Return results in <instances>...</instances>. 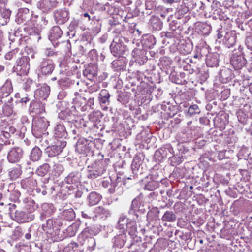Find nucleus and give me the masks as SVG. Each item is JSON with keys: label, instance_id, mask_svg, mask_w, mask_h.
<instances>
[{"label": "nucleus", "instance_id": "obj_37", "mask_svg": "<svg viewBox=\"0 0 252 252\" xmlns=\"http://www.w3.org/2000/svg\"><path fill=\"white\" fill-rule=\"evenodd\" d=\"M49 170V165L48 164H44L40 166L36 170L37 174L40 176H44Z\"/></svg>", "mask_w": 252, "mask_h": 252}, {"label": "nucleus", "instance_id": "obj_48", "mask_svg": "<svg viewBox=\"0 0 252 252\" xmlns=\"http://www.w3.org/2000/svg\"><path fill=\"white\" fill-rule=\"evenodd\" d=\"M118 184L119 183L116 180L112 182L110 187L108 189L109 192L111 194L114 193L115 192L116 189L118 188Z\"/></svg>", "mask_w": 252, "mask_h": 252}, {"label": "nucleus", "instance_id": "obj_4", "mask_svg": "<svg viewBox=\"0 0 252 252\" xmlns=\"http://www.w3.org/2000/svg\"><path fill=\"white\" fill-rule=\"evenodd\" d=\"M227 61V64H228V61H230V65L237 70L241 69L246 63V59L241 53L239 54H233Z\"/></svg>", "mask_w": 252, "mask_h": 252}, {"label": "nucleus", "instance_id": "obj_20", "mask_svg": "<svg viewBox=\"0 0 252 252\" xmlns=\"http://www.w3.org/2000/svg\"><path fill=\"white\" fill-rule=\"evenodd\" d=\"M11 11L6 8L0 9V25H5L8 22Z\"/></svg>", "mask_w": 252, "mask_h": 252}, {"label": "nucleus", "instance_id": "obj_13", "mask_svg": "<svg viewBox=\"0 0 252 252\" xmlns=\"http://www.w3.org/2000/svg\"><path fill=\"white\" fill-rule=\"evenodd\" d=\"M60 220L58 219H50L47 220L46 223L42 225L43 229L47 233H51V230L58 229L60 226Z\"/></svg>", "mask_w": 252, "mask_h": 252}, {"label": "nucleus", "instance_id": "obj_35", "mask_svg": "<svg viewBox=\"0 0 252 252\" xmlns=\"http://www.w3.org/2000/svg\"><path fill=\"white\" fill-rule=\"evenodd\" d=\"M217 56L215 55L211 58H208L206 61V64L209 67H215L219 65V61Z\"/></svg>", "mask_w": 252, "mask_h": 252}, {"label": "nucleus", "instance_id": "obj_26", "mask_svg": "<svg viewBox=\"0 0 252 252\" xmlns=\"http://www.w3.org/2000/svg\"><path fill=\"white\" fill-rule=\"evenodd\" d=\"M126 241V233H122L115 236L114 238V244L119 248L122 247Z\"/></svg>", "mask_w": 252, "mask_h": 252}, {"label": "nucleus", "instance_id": "obj_9", "mask_svg": "<svg viewBox=\"0 0 252 252\" xmlns=\"http://www.w3.org/2000/svg\"><path fill=\"white\" fill-rule=\"evenodd\" d=\"M111 215L110 211L102 207L95 208L94 211V215L92 216L94 220H105Z\"/></svg>", "mask_w": 252, "mask_h": 252}, {"label": "nucleus", "instance_id": "obj_25", "mask_svg": "<svg viewBox=\"0 0 252 252\" xmlns=\"http://www.w3.org/2000/svg\"><path fill=\"white\" fill-rule=\"evenodd\" d=\"M80 176L79 173L72 172L66 177L65 181L68 184H76L80 182Z\"/></svg>", "mask_w": 252, "mask_h": 252}, {"label": "nucleus", "instance_id": "obj_10", "mask_svg": "<svg viewBox=\"0 0 252 252\" xmlns=\"http://www.w3.org/2000/svg\"><path fill=\"white\" fill-rule=\"evenodd\" d=\"M23 155L22 149L19 147L14 148L11 149L7 155V158L9 162L14 163L18 161Z\"/></svg>", "mask_w": 252, "mask_h": 252}, {"label": "nucleus", "instance_id": "obj_7", "mask_svg": "<svg viewBox=\"0 0 252 252\" xmlns=\"http://www.w3.org/2000/svg\"><path fill=\"white\" fill-rule=\"evenodd\" d=\"M91 142L84 138H80L76 145V150L80 154H87L90 151V144Z\"/></svg>", "mask_w": 252, "mask_h": 252}, {"label": "nucleus", "instance_id": "obj_54", "mask_svg": "<svg viewBox=\"0 0 252 252\" xmlns=\"http://www.w3.org/2000/svg\"><path fill=\"white\" fill-rule=\"evenodd\" d=\"M54 170L59 174L63 170V167L61 164L58 163L54 165Z\"/></svg>", "mask_w": 252, "mask_h": 252}, {"label": "nucleus", "instance_id": "obj_38", "mask_svg": "<svg viewBox=\"0 0 252 252\" xmlns=\"http://www.w3.org/2000/svg\"><path fill=\"white\" fill-rule=\"evenodd\" d=\"M78 244L75 242H71L68 246H66L63 249V252H76L79 251L78 249Z\"/></svg>", "mask_w": 252, "mask_h": 252}, {"label": "nucleus", "instance_id": "obj_18", "mask_svg": "<svg viewBox=\"0 0 252 252\" xmlns=\"http://www.w3.org/2000/svg\"><path fill=\"white\" fill-rule=\"evenodd\" d=\"M129 219H130V218H127L125 215H121L120 217L116 227L121 233H125Z\"/></svg>", "mask_w": 252, "mask_h": 252}, {"label": "nucleus", "instance_id": "obj_31", "mask_svg": "<svg viewBox=\"0 0 252 252\" xmlns=\"http://www.w3.org/2000/svg\"><path fill=\"white\" fill-rule=\"evenodd\" d=\"M21 172L20 167L18 166L10 169L9 172V176L12 180H15L21 175Z\"/></svg>", "mask_w": 252, "mask_h": 252}, {"label": "nucleus", "instance_id": "obj_21", "mask_svg": "<svg viewBox=\"0 0 252 252\" xmlns=\"http://www.w3.org/2000/svg\"><path fill=\"white\" fill-rule=\"evenodd\" d=\"M126 231L128 232L129 234L132 237H134L136 235L137 226L136 220L134 218L129 219L128 224L126 226Z\"/></svg>", "mask_w": 252, "mask_h": 252}, {"label": "nucleus", "instance_id": "obj_23", "mask_svg": "<svg viewBox=\"0 0 252 252\" xmlns=\"http://www.w3.org/2000/svg\"><path fill=\"white\" fill-rule=\"evenodd\" d=\"M22 187L26 189H33L37 184L35 180L32 178H27L22 180L21 182Z\"/></svg>", "mask_w": 252, "mask_h": 252}, {"label": "nucleus", "instance_id": "obj_27", "mask_svg": "<svg viewBox=\"0 0 252 252\" xmlns=\"http://www.w3.org/2000/svg\"><path fill=\"white\" fill-rule=\"evenodd\" d=\"M88 199L89 205L93 206L96 205L101 200V196L95 192H92L89 194Z\"/></svg>", "mask_w": 252, "mask_h": 252}, {"label": "nucleus", "instance_id": "obj_14", "mask_svg": "<svg viewBox=\"0 0 252 252\" xmlns=\"http://www.w3.org/2000/svg\"><path fill=\"white\" fill-rule=\"evenodd\" d=\"M66 145V142H63L60 146H49L45 149V152L49 157H54L59 154Z\"/></svg>", "mask_w": 252, "mask_h": 252}, {"label": "nucleus", "instance_id": "obj_46", "mask_svg": "<svg viewBox=\"0 0 252 252\" xmlns=\"http://www.w3.org/2000/svg\"><path fill=\"white\" fill-rule=\"evenodd\" d=\"M18 53V50L17 49L13 50L7 53L5 55V58L6 60H10L13 58L16 57L17 54Z\"/></svg>", "mask_w": 252, "mask_h": 252}, {"label": "nucleus", "instance_id": "obj_3", "mask_svg": "<svg viewBox=\"0 0 252 252\" xmlns=\"http://www.w3.org/2000/svg\"><path fill=\"white\" fill-rule=\"evenodd\" d=\"M30 58L28 56H21L16 62L14 69L20 75H27L30 69Z\"/></svg>", "mask_w": 252, "mask_h": 252}, {"label": "nucleus", "instance_id": "obj_30", "mask_svg": "<svg viewBox=\"0 0 252 252\" xmlns=\"http://www.w3.org/2000/svg\"><path fill=\"white\" fill-rule=\"evenodd\" d=\"M224 227L221 229V237H222V233H223L224 235H226L227 237L226 239H228L230 237V235L232 234V225L229 224V222H226L225 220L223 221Z\"/></svg>", "mask_w": 252, "mask_h": 252}, {"label": "nucleus", "instance_id": "obj_43", "mask_svg": "<svg viewBox=\"0 0 252 252\" xmlns=\"http://www.w3.org/2000/svg\"><path fill=\"white\" fill-rule=\"evenodd\" d=\"M87 243L88 244V249L90 251H93L95 247V240L93 237H90L87 239Z\"/></svg>", "mask_w": 252, "mask_h": 252}, {"label": "nucleus", "instance_id": "obj_57", "mask_svg": "<svg viewBox=\"0 0 252 252\" xmlns=\"http://www.w3.org/2000/svg\"><path fill=\"white\" fill-rule=\"evenodd\" d=\"M213 19L220 20V11L219 10H215L214 12Z\"/></svg>", "mask_w": 252, "mask_h": 252}, {"label": "nucleus", "instance_id": "obj_44", "mask_svg": "<svg viewBox=\"0 0 252 252\" xmlns=\"http://www.w3.org/2000/svg\"><path fill=\"white\" fill-rule=\"evenodd\" d=\"M64 215L67 220H72L75 217L74 211L70 209L64 211Z\"/></svg>", "mask_w": 252, "mask_h": 252}, {"label": "nucleus", "instance_id": "obj_29", "mask_svg": "<svg viewBox=\"0 0 252 252\" xmlns=\"http://www.w3.org/2000/svg\"><path fill=\"white\" fill-rule=\"evenodd\" d=\"M42 152L40 149L37 147H34L31 151L30 155V159L33 161H38L41 156Z\"/></svg>", "mask_w": 252, "mask_h": 252}, {"label": "nucleus", "instance_id": "obj_12", "mask_svg": "<svg viewBox=\"0 0 252 252\" xmlns=\"http://www.w3.org/2000/svg\"><path fill=\"white\" fill-rule=\"evenodd\" d=\"M57 4V0H40L38 7L44 12H47L55 7Z\"/></svg>", "mask_w": 252, "mask_h": 252}, {"label": "nucleus", "instance_id": "obj_17", "mask_svg": "<svg viewBox=\"0 0 252 252\" xmlns=\"http://www.w3.org/2000/svg\"><path fill=\"white\" fill-rule=\"evenodd\" d=\"M54 135L56 138H66L67 133L63 124L57 123L54 128Z\"/></svg>", "mask_w": 252, "mask_h": 252}, {"label": "nucleus", "instance_id": "obj_49", "mask_svg": "<svg viewBox=\"0 0 252 252\" xmlns=\"http://www.w3.org/2000/svg\"><path fill=\"white\" fill-rule=\"evenodd\" d=\"M227 13L228 12V10L226 8H225V11L222 12L223 14H225V15H223L221 14V20H223L225 22V24H227V25H229L231 22V20H230L229 18L227 16Z\"/></svg>", "mask_w": 252, "mask_h": 252}, {"label": "nucleus", "instance_id": "obj_5", "mask_svg": "<svg viewBox=\"0 0 252 252\" xmlns=\"http://www.w3.org/2000/svg\"><path fill=\"white\" fill-rule=\"evenodd\" d=\"M11 216L18 223L29 222L34 219L33 214L27 213L21 210H16L14 216L12 215Z\"/></svg>", "mask_w": 252, "mask_h": 252}, {"label": "nucleus", "instance_id": "obj_34", "mask_svg": "<svg viewBox=\"0 0 252 252\" xmlns=\"http://www.w3.org/2000/svg\"><path fill=\"white\" fill-rule=\"evenodd\" d=\"M197 26L202 34L206 35L209 33L211 27L209 25L206 23H199Z\"/></svg>", "mask_w": 252, "mask_h": 252}, {"label": "nucleus", "instance_id": "obj_15", "mask_svg": "<svg viewBox=\"0 0 252 252\" xmlns=\"http://www.w3.org/2000/svg\"><path fill=\"white\" fill-rule=\"evenodd\" d=\"M32 14L29 12L28 9H23L19 11L17 17V21L19 23H24L30 24L32 22L31 19Z\"/></svg>", "mask_w": 252, "mask_h": 252}, {"label": "nucleus", "instance_id": "obj_58", "mask_svg": "<svg viewBox=\"0 0 252 252\" xmlns=\"http://www.w3.org/2000/svg\"><path fill=\"white\" fill-rule=\"evenodd\" d=\"M225 144H226L227 146L228 147H231L233 146V141L232 140V137H226V139H225Z\"/></svg>", "mask_w": 252, "mask_h": 252}, {"label": "nucleus", "instance_id": "obj_47", "mask_svg": "<svg viewBox=\"0 0 252 252\" xmlns=\"http://www.w3.org/2000/svg\"><path fill=\"white\" fill-rule=\"evenodd\" d=\"M199 112V108L197 105H191L188 110V114L189 115H192L193 114L198 113Z\"/></svg>", "mask_w": 252, "mask_h": 252}, {"label": "nucleus", "instance_id": "obj_39", "mask_svg": "<svg viewBox=\"0 0 252 252\" xmlns=\"http://www.w3.org/2000/svg\"><path fill=\"white\" fill-rule=\"evenodd\" d=\"M4 94L6 96L8 95L13 91L12 85L10 83H6L2 86L1 89Z\"/></svg>", "mask_w": 252, "mask_h": 252}, {"label": "nucleus", "instance_id": "obj_1", "mask_svg": "<svg viewBox=\"0 0 252 252\" xmlns=\"http://www.w3.org/2000/svg\"><path fill=\"white\" fill-rule=\"evenodd\" d=\"M124 39L120 36H116L113 39L110 48L114 56L123 57L127 54L128 51L127 46L124 44Z\"/></svg>", "mask_w": 252, "mask_h": 252}, {"label": "nucleus", "instance_id": "obj_52", "mask_svg": "<svg viewBox=\"0 0 252 252\" xmlns=\"http://www.w3.org/2000/svg\"><path fill=\"white\" fill-rule=\"evenodd\" d=\"M146 41L150 42L149 44L145 43V44H146L147 46L149 48H152L156 44L155 39L153 36H149L145 41V42Z\"/></svg>", "mask_w": 252, "mask_h": 252}, {"label": "nucleus", "instance_id": "obj_61", "mask_svg": "<svg viewBox=\"0 0 252 252\" xmlns=\"http://www.w3.org/2000/svg\"><path fill=\"white\" fill-rule=\"evenodd\" d=\"M137 200L136 199H134L132 202L131 208H132V209L133 210L134 212H135L137 209V208L135 206V205H137Z\"/></svg>", "mask_w": 252, "mask_h": 252}, {"label": "nucleus", "instance_id": "obj_55", "mask_svg": "<svg viewBox=\"0 0 252 252\" xmlns=\"http://www.w3.org/2000/svg\"><path fill=\"white\" fill-rule=\"evenodd\" d=\"M221 121L223 120V123L224 125L228 124V114L225 112H223L221 111Z\"/></svg>", "mask_w": 252, "mask_h": 252}, {"label": "nucleus", "instance_id": "obj_50", "mask_svg": "<svg viewBox=\"0 0 252 252\" xmlns=\"http://www.w3.org/2000/svg\"><path fill=\"white\" fill-rule=\"evenodd\" d=\"M34 85V83L33 82L32 80L30 79H28L27 81L24 83V88L26 90H28L31 89V88Z\"/></svg>", "mask_w": 252, "mask_h": 252}, {"label": "nucleus", "instance_id": "obj_42", "mask_svg": "<svg viewBox=\"0 0 252 252\" xmlns=\"http://www.w3.org/2000/svg\"><path fill=\"white\" fill-rule=\"evenodd\" d=\"M226 87L227 86H221V89L224 88L223 90H221V100H225L229 96L230 89Z\"/></svg>", "mask_w": 252, "mask_h": 252}, {"label": "nucleus", "instance_id": "obj_56", "mask_svg": "<svg viewBox=\"0 0 252 252\" xmlns=\"http://www.w3.org/2000/svg\"><path fill=\"white\" fill-rule=\"evenodd\" d=\"M84 74L87 76L88 77H91V76H95L97 75V73L95 71L91 72L90 69H86L85 71L84 72Z\"/></svg>", "mask_w": 252, "mask_h": 252}, {"label": "nucleus", "instance_id": "obj_59", "mask_svg": "<svg viewBox=\"0 0 252 252\" xmlns=\"http://www.w3.org/2000/svg\"><path fill=\"white\" fill-rule=\"evenodd\" d=\"M146 8L147 9H152L155 6V4L154 3H150V1L149 0L146 1Z\"/></svg>", "mask_w": 252, "mask_h": 252}, {"label": "nucleus", "instance_id": "obj_41", "mask_svg": "<svg viewBox=\"0 0 252 252\" xmlns=\"http://www.w3.org/2000/svg\"><path fill=\"white\" fill-rule=\"evenodd\" d=\"M136 160H137V159L136 158L133 159V161L132 165H131V168L132 169L133 173L137 174L139 173H141V171L140 170V163H139L138 164Z\"/></svg>", "mask_w": 252, "mask_h": 252}, {"label": "nucleus", "instance_id": "obj_63", "mask_svg": "<svg viewBox=\"0 0 252 252\" xmlns=\"http://www.w3.org/2000/svg\"><path fill=\"white\" fill-rule=\"evenodd\" d=\"M94 215V214H93V215H89L88 214L86 213H84V212H82V216L83 218H85V219H91V218H92V216Z\"/></svg>", "mask_w": 252, "mask_h": 252}, {"label": "nucleus", "instance_id": "obj_32", "mask_svg": "<svg viewBox=\"0 0 252 252\" xmlns=\"http://www.w3.org/2000/svg\"><path fill=\"white\" fill-rule=\"evenodd\" d=\"M162 219L163 221L173 222L176 220V217L173 212L167 211L165 212Z\"/></svg>", "mask_w": 252, "mask_h": 252}, {"label": "nucleus", "instance_id": "obj_60", "mask_svg": "<svg viewBox=\"0 0 252 252\" xmlns=\"http://www.w3.org/2000/svg\"><path fill=\"white\" fill-rule=\"evenodd\" d=\"M94 98H89L87 102V106L91 107L93 105H94Z\"/></svg>", "mask_w": 252, "mask_h": 252}, {"label": "nucleus", "instance_id": "obj_64", "mask_svg": "<svg viewBox=\"0 0 252 252\" xmlns=\"http://www.w3.org/2000/svg\"><path fill=\"white\" fill-rule=\"evenodd\" d=\"M66 95V94L64 92L62 91L59 93L58 95V97L59 99H61L63 98L64 96H65Z\"/></svg>", "mask_w": 252, "mask_h": 252}, {"label": "nucleus", "instance_id": "obj_51", "mask_svg": "<svg viewBox=\"0 0 252 252\" xmlns=\"http://www.w3.org/2000/svg\"><path fill=\"white\" fill-rule=\"evenodd\" d=\"M102 173L99 171L95 170L93 171L90 172L89 174H88V177L90 178H96L97 177L102 175Z\"/></svg>", "mask_w": 252, "mask_h": 252}, {"label": "nucleus", "instance_id": "obj_36", "mask_svg": "<svg viewBox=\"0 0 252 252\" xmlns=\"http://www.w3.org/2000/svg\"><path fill=\"white\" fill-rule=\"evenodd\" d=\"M10 137V133L6 131H2L0 134V142L1 146L3 144H9L8 138Z\"/></svg>", "mask_w": 252, "mask_h": 252}, {"label": "nucleus", "instance_id": "obj_22", "mask_svg": "<svg viewBox=\"0 0 252 252\" xmlns=\"http://www.w3.org/2000/svg\"><path fill=\"white\" fill-rule=\"evenodd\" d=\"M110 94L105 89L102 90L99 94V102L101 105H104V107L107 108V105L109 104Z\"/></svg>", "mask_w": 252, "mask_h": 252}, {"label": "nucleus", "instance_id": "obj_62", "mask_svg": "<svg viewBox=\"0 0 252 252\" xmlns=\"http://www.w3.org/2000/svg\"><path fill=\"white\" fill-rule=\"evenodd\" d=\"M223 152H224L225 153H227V155L226 156H225L224 158H228L230 154L232 153V150H227V149H223V151H221V153Z\"/></svg>", "mask_w": 252, "mask_h": 252}, {"label": "nucleus", "instance_id": "obj_16", "mask_svg": "<svg viewBox=\"0 0 252 252\" xmlns=\"http://www.w3.org/2000/svg\"><path fill=\"white\" fill-rule=\"evenodd\" d=\"M223 162H221V165L224 164ZM231 167V164L228 162L225 163V167L221 166V184L224 185H227L229 183L230 174L228 172L227 169Z\"/></svg>", "mask_w": 252, "mask_h": 252}, {"label": "nucleus", "instance_id": "obj_28", "mask_svg": "<svg viewBox=\"0 0 252 252\" xmlns=\"http://www.w3.org/2000/svg\"><path fill=\"white\" fill-rule=\"evenodd\" d=\"M232 71L228 67L221 69V83H226L231 79Z\"/></svg>", "mask_w": 252, "mask_h": 252}, {"label": "nucleus", "instance_id": "obj_19", "mask_svg": "<svg viewBox=\"0 0 252 252\" xmlns=\"http://www.w3.org/2000/svg\"><path fill=\"white\" fill-rule=\"evenodd\" d=\"M232 34V32H226L223 40V43L225 48H230L235 44L236 38Z\"/></svg>", "mask_w": 252, "mask_h": 252}, {"label": "nucleus", "instance_id": "obj_24", "mask_svg": "<svg viewBox=\"0 0 252 252\" xmlns=\"http://www.w3.org/2000/svg\"><path fill=\"white\" fill-rule=\"evenodd\" d=\"M63 32L59 26L53 27L50 32L49 39L51 41L57 40L61 37Z\"/></svg>", "mask_w": 252, "mask_h": 252}, {"label": "nucleus", "instance_id": "obj_2", "mask_svg": "<svg viewBox=\"0 0 252 252\" xmlns=\"http://www.w3.org/2000/svg\"><path fill=\"white\" fill-rule=\"evenodd\" d=\"M49 125V121L44 117L34 118L32 128L33 134L36 137H40L46 133Z\"/></svg>", "mask_w": 252, "mask_h": 252}, {"label": "nucleus", "instance_id": "obj_53", "mask_svg": "<svg viewBox=\"0 0 252 252\" xmlns=\"http://www.w3.org/2000/svg\"><path fill=\"white\" fill-rule=\"evenodd\" d=\"M77 227L75 226H70L67 228V231L69 233V236H73L77 232Z\"/></svg>", "mask_w": 252, "mask_h": 252}, {"label": "nucleus", "instance_id": "obj_40", "mask_svg": "<svg viewBox=\"0 0 252 252\" xmlns=\"http://www.w3.org/2000/svg\"><path fill=\"white\" fill-rule=\"evenodd\" d=\"M101 113L99 111H94L90 113L89 115V120L93 122H96L99 121Z\"/></svg>", "mask_w": 252, "mask_h": 252}, {"label": "nucleus", "instance_id": "obj_8", "mask_svg": "<svg viewBox=\"0 0 252 252\" xmlns=\"http://www.w3.org/2000/svg\"><path fill=\"white\" fill-rule=\"evenodd\" d=\"M54 69V64L50 59H43L40 63L39 70L42 74L46 75L51 74Z\"/></svg>", "mask_w": 252, "mask_h": 252}, {"label": "nucleus", "instance_id": "obj_33", "mask_svg": "<svg viewBox=\"0 0 252 252\" xmlns=\"http://www.w3.org/2000/svg\"><path fill=\"white\" fill-rule=\"evenodd\" d=\"M159 186V182L153 180H150L145 184L144 189L152 191L156 189Z\"/></svg>", "mask_w": 252, "mask_h": 252}, {"label": "nucleus", "instance_id": "obj_11", "mask_svg": "<svg viewBox=\"0 0 252 252\" xmlns=\"http://www.w3.org/2000/svg\"><path fill=\"white\" fill-rule=\"evenodd\" d=\"M50 90V87L44 84L35 91L34 96L39 100H45L48 97Z\"/></svg>", "mask_w": 252, "mask_h": 252}, {"label": "nucleus", "instance_id": "obj_45", "mask_svg": "<svg viewBox=\"0 0 252 252\" xmlns=\"http://www.w3.org/2000/svg\"><path fill=\"white\" fill-rule=\"evenodd\" d=\"M24 232L20 227H16L13 232V237L15 239H19L23 235Z\"/></svg>", "mask_w": 252, "mask_h": 252}, {"label": "nucleus", "instance_id": "obj_6", "mask_svg": "<svg viewBox=\"0 0 252 252\" xmlns=\"http://www.w3.org/2000/svg\"><path fill=\"white\" fill-rule=\"evenodd\" d=\"M54 19L58 24H63L69 19V12L66 9H60L54 12Z\"/></svg>", "mask_w": 252, "mask_h": 252}]
</instances>
